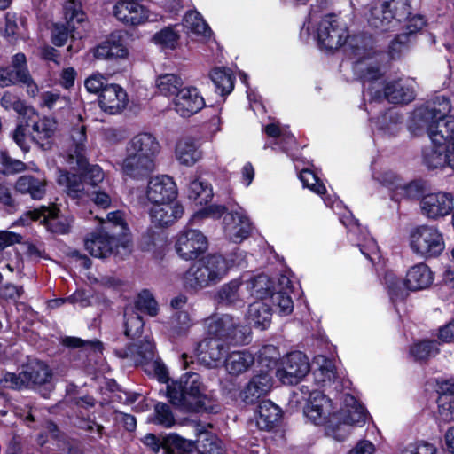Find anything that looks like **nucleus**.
Segmentation results:
<instances>
[{
    "mask_svg": "<svg viewBox=\"0 0 454 454\" xmlns=\"http://www.w3.org/2000/svg\"><path fill=\"white\" fill-rule=\"evenodd\" d=\"M160 150L157 138L149 132H140L127 143L125 157L121 163L123 175L142 179L156 168V158Z\"/></svg>",
    "mask_w": 454,
    "mask_h": 454,
    "instance_id": "obj_1",
    "label": "nucleus"
},
{
    "mask_svg": "<svg viewBox=\"0 0 454 454\" xmlns=\"http://www.w3.org/2000/svg\"><path fill=\"white\" fill-rule=\"evenodd\" d=\"M410 14L408 0H389L370 4L364 16L372 27L387 31L408 20Z\"/></svg>",
    "mask_w": 454,
    "mask_h": 454,
    "instance_id": "obj_2",
    "label": "nucleus"
},
{
    "mask_svg": "<svg viewBox=\"0 0 454 454\" xmlns=\"http://www.w3.org/2000/svg\"><path fill=\"white\" fill-rule=\"evenodd\" d=\"M205 387L200 375L188 372L168 385L167 394L172 404L184 410H195L202 404Z\"/></svg>",
    "mask_w": 454,
    "mask_h": 454,
    "instance_id": "obj_3",
    "label": "nucleus"
},
{
    "mask_svg": "<svg viewBox=\"0 0 454 454\" xmlns=\"http://www.w3.org/2000/svg\"><path fill=\"white\" fill-rule=\"evenodd\" d=\"M342 405L336 412L334 425L329 427V435L340 442L348 438L352 427L364 425L367 416L364 408L350 395H344Z\"/></svg>",
    "mask_w": 454,
    "mask_h": 454,
    "instance_id": "obj_4",
    "label": "nucleus"
},
{
    "mask_svg": "<svg viewBox=\"0 0 454 454\" xmlns=\"http://www.w3.org/2000/svg\"><path fill=\"white\" fill-rule=\"evenodd\" d=\"M410 247L420 257H436L445 248L443 235L434 226L426 224L418 226L410 233Z\"/></svg>",
    "mask_w": 454,
    "mask_h": 454,
    "instance_id": "obj_5",
    "label": "nucleus"
},
{
    "mask_svg": "<svg viewBox=\"0 0 454 454\" xmlns=\"http://www.w3.org/2000/svg\"><path fill=\"white\" fill-rule=\"evenodd\" d=\"M33 221H39L48 231L57 234L67 233L71 228L73 218L59 215V209L55 207H43L40 209L27 211L15 223L18 225H27Z\"/></svg>",
    "mask_w": 454,
    "mask_h": 454,
    "instance_id": "obj_6",
    "label": "nucleus"
},
{
    "mask_svg": "<svg viewBox=\"0 0 454 454\" xmlns=\"http://www.w3.org/2000/svg\"><path fill=\"white\" fill-rule=\"evenodd\" d=\"M348 37V27L337 16L326 15L322 18L317 28V39L321 48L337 50L346 43Z\"/></svg>",
    "mask_w": 454,
    "mask_h": 454,
    "instance_id": "obj_7",
    "label": "nucleus"
},
{
    "mask_svg": "<svg viewBox=\"0 0 454 454\" xmlns=\"http://www.w3.org/2000/svg\"><path fill=\"white\" fill-rule=\"evenodd\" d=\"M304 414L315 425L325 426L328 435L329 427L334 425L335 417L337 418L332 400L318 390L309 393Z\"/></svg>",
    "mask_w": 454,
    "mask_h": 454,
    "instance_id": "obj_8",
    "label": "nucleus"
},
{
    "mask_svg": "<svg viewBox=\"0 0 454 454\" xmlns=\"http://www.w3.org/2000/svg\"><path fill=\"white\" fill-rule=\"evenodd\" d=\"M310 370L309 358L300 351L283 357L277 368V378L286 385L297 384Z\"/></svg>",
    "mask_w": 454,
    "mask_h": 454,
    "instance_id": "obj_9",
    "label": "nucleus"
},
{
    "mask_svg": "<svg viewBox=\"0 0 454 454\" xmlns=\"http://www.w3.org/2000/svg\"><path fill=\"white\" fill-rule=\"evenodd\" d=\"M208 247L207 237L195 229L180 231L176 239L175 249L178 256L185 261L194 260Z\"/></svg>",
    "mask_w": 454,
    "mask_h": 454,
    "instance_id": "obj_10",
    "label": "nucleus"
},
{
    "mask_svg": "<svg viewBox=\"0 0 454 454\" xmlns=\"http://www.w3.org/2000/svg\"><path fill=\"white\" fill-rule=\"evenodd\" d=\"M85 249L90 255L98 258H105L110 255L114 250L119 252V247L129 251L127 242H121L118 238L109 235L107 232L100 231L97 233L90 234L85 239Z\"/></svg>",
    "mask_w": 454,
    "mask_h": 454,
    "instance_id": "obj_11",
    "label": "nucleus"
},
{
    "mask_svg": "<svg viewBox=\"0 0 454 454\" xmlns=\"http://www.w3.org/2000/svg\"><path fill=\"white\" fill-rule=\"evenodd\" d=\"M453 195L439 192L425 195L420 201L422 214L429 219L436 220L450 214L454 207Z\"/></svg>",
    "mask_w": 454,
    "mask_h": 454,
    "instance_id": "obj_12",
    "label": "nucleus"
},
{
    "mask_svg": "<svg viewBox=\"0 0 454 454\" xmlns=\"http://www.w3.org/2000/svg\"><path fill=\"white\" fill-rule=\"evenodd\" d=\"M146 198L153 205L176 201V185L168 176H158L152 178L146 188Z\"/></svg>",
    "mask_w": 454,
    "mask_h": 454,
    "instance_id": "obj_13",
    "label": "nucleus"
},
{
    "mask_svg": "<svg viewBox=\"0 0 454 454\" xmlns=\"http://www.w3.org/2000/svg\"><path fill=\"white\" fill-rule=\"evenodd\" d=\"M208 335L226 342L240 341L238 323L228 315H215L207 320Z\"/></svg>",
    "mask_w": 454,
    "mask_h": 454,
    "instance_id": "obj_14",
    "label": "nucleus"
},
{
    "mask_svg": "<svg viewBox=\"0 0 454 454\" xmlns=\"http://www.w3.org/2000/svg\"><path fill=\"white\" fill-rule=\"evenodd\" d=\"M370 93L374 94L375 98H385L393 104L409 103L415 98L414 88L411 82L408 80H396L387 82L383 87L382 94L370 87Z\"/></svg>",
    "mask_w": 454,
    "mask_h": 454,
    "instance_id": "obj_15",
    "label": "nucleus"
},
{
    "mask_svg": "<svg viewBox=\"0 0 454 454\" xmlns=\"http://www.w3.org/2000/svg\"><path fill=\"white\" fill-rule=\"evenodd\" d=\"M174 110L182 117H190L205 106V100L195 87H184L173 99Z\"/></svg>",
    "mask_w": 454,
    "mask_h": 454,
    "instance_id": "obj_16",
    "label": "nucleus"
},
{
    "mask_svg": "<svg viewBox=\"0 0 454 454\" xmlns=\"http://www.w3.org/2000/svg\"><path fill=\"white\" fill-rule=\"evenodd\" d=\"M416 121L427 129L432 144L446 145L450 140L454 138V116Z\"/></svg>",
    "mask_w": 454,
    "mask_h": 454,
    "instance_id": "obj_17",
    "label": "nucleus"
},
{
    "mask_svg": "<svg viewBox=\"0 0 454 454\" xmlns=\"http://www.w3.org/2000/svg\"><path fill=\"white\" fill-rule=\"evenodd\" d=\"M86 128L80 125L74 128L70 133V145L67 155V162L70 168L83 169L87 165L86 153Z\"/></svg>",
    "mask_w": 454,
    "mask_h": 454,
    "instance_id": "obj_18",
    "label": "nucleus"
},
{
    "mask_svg": "<svg viewBox=\"0 0 454 454\" xmlns=\"http://www.w3.org/2000/svg\"><path fill=\"white\" fill-rule=\"evenodd\" d=\"M223 224L226 237L234 243L242 242L252 231L251 222L243 210L226 214Z\"/></svg>",
    "mask_w": 454,
    "mask_h": 454,
    "instance_id": "obj_19",
    "label": "nucleus"
},
{
    "mask_svg": "<svg viewBox=\"0 0 454 454\" xmlns=\"http://www.w3.org/2000/svg\"><path fill=\"white\" fill-rule=\"evenodd\" d=\"M93 55L99 59H123L128 58L129 50L125 44L124 34L112 33L109 37L93 49Z\"/></svg>",
    "mask_w": 454,
    "mask_h": 454,
    "instance_id": "obj_20",
    "label": "nucleus"
},
{
    "mask_svg": "<svg viewBox=\"0 0 454 454\" xmlns=\"http://www.w3.org/2000/svg\"><path fill=\"white\" fill-rule=\"evenodd\" d=\"M128 103L127 92L115 83L106 85L98 96L99 107L110 114H120L127 107Z\"/></svg>",
    "mask_w": 454,
    "mask_h": 454,
    "instance_id": "obj_21",
    "label": "nucleus"
},
{
    "mask_svg": "<svg viewBox=\"0 0 454 454\" xmlns=\"http://www.w3.org/2000/svg\"><path fill=\"white\" fill-rule=\"evenodd\" d=\"M114 15L121 22L137 26L147 20H154L151 18L148 11L139 4L133 1L118 2L114 6Z\"/></svg>",
    "mask_w": 454,
    "mask_h": 454,
    "instance_id": "obj_22",
    "label": "nucleus"
},
{
    "mask_svg": "<svg viewBox=\"0 0 454 454\" xmlns=\"http://www.w3.org/2000/svg\"><path fill=\"white\" fill-rule=\"evenodd\" d=\"M272 380L268 373L254 375L239 393V397L247 404H253L266 396L271 390Z\"/></svg>",
    "mask_w": 454,
    "mask_h": 454,
    "instance_id": "obj_23",
    "label": "nucleus"
},
{
    "mask_svg": "<svg viewBox=\"0 0 454 454\" xmlns=\"http://www.w3.org/2000/svg\"><path fill=\"white\" fill-rule=\"evenodd\" d=\"M249 297V285L240 278H235L223 285L217 291L219 302L240 306Z\"/></svg>",
    "mask_w": 454,
    "mask_h": 454,
    "instance_id": "obj_24",
    "label": "nucleus"
},
{
    "mask_svg": "<svg viewBox=\"0 0 454 454\" xmlns=\"http://www.w3.org/2000/svg\"><path fill=\"white\" fill-rule=\"evenodd\" d=\"M184 286L194 290L216 284L205 258L193 263L184 275Z\"/></svg>",
    "mask_w": 454,
    "mask_h": 454,
    "instance_id": "obj_25",
    "label": "nucleus"
},
{
    "mask_svg": "<svg viewBox=\"0 0 454 454\" xmlns=\"http://www.w3.org/2000/svg\"><path fill=\"white\" fill-rule=\"evenodd\" d=\"M451 104L445 96H435L426 106L414 112V120L442 119L450 116Z\"/></svg>",
    "mask_w": 454,
    "mask_h": 454,
    "instance_id": "obj_26",
    "label": "nucleus"
},
{
    "mask_svg": "<svg viewBox=\"0 0 454 454\" xmlns=\"http://www.w3.org/2000/svg\"><path fill=\"white\" fill-rule=\"evenodd\" d=\"M184 209L176 201L153 205L150 209V217L157 226H168L182 216Z\"/></svg>",
    "mask_w": 454,
    "mask_h": 454,
    "instance_id": "obj_27",
    "label": "nucleus"
},
{
    "mask_svg": "<svg viewBox=\"0 0 454 454\" xmlns=\"http://www.w3.org/2000/svg\"><path fill=\"white\" fill-rule=\"evenodd\" d=\"M433 273L425 263L411 266L406 273L404 285L411 291L427 288L433 282Z\"/></svg>",
    "mask_w": 454,
    "mask_h": 454,
    "instance_id": "obj_28",
    "label": "nucleus"
},
{
    "mask_svg": "<svg viewBox=\"0 0 454 454\" xmlns=\"http://www.w3.org/2000/svg\"><path fill=\"white\" fill-rule=\"evenodd\" d=\"M175 155L180 164L192 166L201 159L202 153L195 139L183 137L176 143Z\"/></svg>",
    "mask_w": 454,
    "mask_h": 454,
    "instance_id": "obj_29",
    "label": "nucleus"
},
{
    "mask_svg": "<svg viewBox=\"0 0 454 454\" xmlns=\"http://www.w3.org/2000/svg\"><path fill=\"white\" fill-rule=\"evenodd\" d=\"M281 418V410L270 400L260 403L255 415V423L261 430L272 429Z\"/></svg>",
    "mask_w": 454,
    "mask_h": 454,
    "instance_id": "obj_30",
    "label": "nucleus"
},
{
    "mask_svg": "<svg viewBox=\"0 0 454 454\" xmlns=\"http://www.w3.org/2000/svg\"><path fill=\"white\" fill-rule=\"evenodd\" d=\"M313 375L316 382L323 387L331 386L337 379L336 368L332 360L317 356L313 360Z\"/></svg>",
    "mask_w": 454,
    "mask_h": 454,
    "instance_id": "obj_31",
    "label": "nucleus"
},
{
    "mask_svg": "<svg viewBox=\"0 0 454 454\" xmlns=\"http://www.w3.org/2000/svg\"><path fill=\"white\" fill-rule=\"evenodd\" d=\"M58 129L54 118L43 117L32 125V137L43 148H48Z\"/></svg>",
    "mask_w": 454,
    "mask_h": 454,
    "instance_id": "obj_32",
    "label": "nucleus"
},
{
    "mask_svg": "<svg viewBox=\"0 0 454 454\" xmlns=\"http://www.w3.org/2000/svg\"><path fill=\"white\" fill-rule=\"evenodd\" d=\"M254 363V356L248 351L231 352L225 359L224 366L227 372L239 376L247 372Z\"/></svg>",
    "mask_w": 454,
    "mask_h": 454,
    "instance_id": "obj_33",
    "label": "nucleus"
},
{
    "mask_svg": "<svg viewBox=\"0 0 454 454\" xmlns=\"http://www.w3.org/2000/svg\"><path fill=\"white\" fill-rule=\"evenodd\" d=\"M45 180L30 175L20 176L15 183L16 192L29 194L34 200H40L45 194Z\"/></svg>",
    "mask_w": 454,
    "mask_h": 454,
    "instance_id": "obj_34",
    "label": "nucleus"
},
{
    "mask_svg": "<svg viewBox=\"0 0 454 454\" xmlns=\"http://www.w3.org/2000/svg\"><path fill=\"white\" fill-rule=\"evenodd\" d=\"M271 309L267 301H255L248 306L247 319L254 326L266 329L271 322Z\"/></svg>",
    "mask_w": 454,
    "mask_h": 454,
    "instance_id": "obj_35",
    "label": "nucleus"
},
{
    "mask_svg": "<svg viewBox=\"0 0 454 454\" xmlns=\"http://www.w3.org/2000/svg\"><path fill=\"white\" fill-rule=\"evenodd\" d=\"M58 182L60 185L65 187L67 195L74 199H82L86 195V182L82 181L80 175L61 172Z\"/></svg>",
    "mask_w": 454,
    "mask_h": 454,
    "instance_id": "obj_36",
    "label": "nucleus"
},
{
    "mask_svg": "<svg viewBox=\"0 0 454 454\" xmlns=\"http://www.w3.org/2000/svg\"><path fill=\"white\" fill-rule=\"evenodd\" d=\"M184 26L188 33H192L199 39L206 40L212 35V31L202 16L196 11L188 12L184 18Z\"/></svg>",
    "mask_w": 454,
    "mask_h": 454,
    "instance_id": "obj_37",
    "label": "nucleus"
},
{
    "mask_svg": "<svg viewBox=\"0 0 454 454\" xmlns=\"http://www.w3.org/2000/svg\"><path fill=\"white\" fill-rule=\"evenodd\" d=\"M249 285V296H254L257 301H267L275 292L273 282L267 275H258L250 281H246Z\"/></svg>",
    "mask_w": 454,
    "mask_h": 454,
    "instance_id": "obj_38",
    "label": "nucleus"
},
{
    "mask_svg": "<svg viewBox=\"0 0 454 454\" xmlns=\"http://www.w3.org/2000/svg\"><path fill=\"white\" fill-rule=\"evenodd\" d=\"M375 125L382 136L393 137L401 129V117L395 109H389L376 120Z\"/></svg>",
    "mask_w": 454,
    "mask_h": 454,
    "instance_id": "obj_39",
    "label": "nucleus"
},
{
    "mask_svg": "<svg viewBox=\"0 0 454 454\" xmlns=\"http://www.w3.org/2000/svg\"><path fill=\"white\" fill-rule=\"evenodd\" d=\"M70 106V98L58 91H44L40 95L39 106L42 108H46L56 113L68 109Z\"/></svg>",
    "mask_w": 454,
    "mask_h": 454,
    "instance_id": "obj_40",
    "label": "nucleus"
},
{
    "mask_svg": "<svg viewBox=\"0 0 454 454\" xmlns=\"http://www.w3.org/2000/svg\"><path fill=\"white\" fill-rule=\"evenodd\" d=\"M195 449L192 441L186 440L176 434L163 437V450L166 454H191Z\"/></svg>",
    "mask_w": 454,
    "mask_h": 454,
    "instance_id": "obj_41",
    "label": "nucleus"
},
{
    "mask_svg": "<svg viewBox=\"0 0 454 454\" xmlns=\"http://www.w3.org/2000/svg\"><path fill=\"white\" fill-rule=\"evenodd\" d=\"M213 197L211 186L199 178H195L189 184L188 198L197 205L208 203Z\"/></svg>",
    "mask_w": 454,
    "mask_h": 454,
    "instance_id": "obj_42",
    "label": "nucleus"
},
{
    "mask_svg": "<svg viewBox=\"0 0 454 454\" xmlns=\"http://www.w3.org/2000/svg\"><path fill=\"white\" fill-rule=\"evenodd\" d=\"M355 72L364 82H373L378 80L380 75V69L376 57H367L356 62Z\"/></svg>",
    "mask_w": 454,
    "mask_h": 454,
    "instance_id": "obj_43",
    "label": "nucleus"
},
{
    "mask_svg": "<svg viewBox=\"0 0 454 454\" xmlns=\"http://www.w3.org/2000/svg\"><path fill=\"white\" fill-rule=\"evenodd\" d=\"M24 373L27 387L46 383L51 376L48 366L40 361H35L27 364L24 368Z\"/></svg>",
    "mask_w": 454,
    "mask_h": 454,
    "instance_id": "obj_44",
    "label": "nucleus"
},
{
    "mask_svg": "<svg viewBox=\"0 0 454 454\" xmlns=\"http://www.w3.org/2000/svg\"><path fill=\"white\" fill-rule=\"evenodd\" d=\"M423 162L429 168L448 166L445 145H434L423 150Z\"/></svg>",
    "mask_w": 454,
    "mask_h": 454,
    "instance_id": "obj_45",
    "label": "nucleus"
},
{
    "mask_svg": "<svg viewBox=\"0 0 454 454\" xmlns=\"http://www.w3.org/2000/svg\"><path fill=\"white\" fill-rule=\"evenodd\" d=\"M195 449L200 454H225L221 440L209 432H200Z\"/></svg>",
    "mask_w": 454,
    "mask_h": 454,
    "instance_id": "obj_46",
    "label": "nucleus"
},
{
    "mask_svg": "<svg viewBox=\"0 0 454 454\" xmlns=\"http://www.w3.org/2000/svg\"><path fill=\"white\" fill-rule=\"evenodd\" d=\"M183 80L174 74H165L158 76L155 80V86L164 96H175L179 93L184 87Z\"/></svg>",
    "mask_w": 454,
    "mask_h": 454,
    "instance_id": "obj_47",
    "label": "nucleus"
},
{
    "mask_svg": "<svg viewBox=\"0 0 454 454\" xmlns=\"http://www.w3.org/2000/svg\"><path fill=\"white\" fill-rule=\"evenodd\" d=\"M210 77L221 94H229L233 90L234 77L229 69L215 68Z\"/></svg>",
    "mask_w": 454,
    "mask_h": 454,
    "instance_id": "obj_48",
    "label": "nucleus"
},
{
    "mask_svg": "<svg viewBox=\"0 0 454 454\" xmlns=\"http://www.w3.org/2000/svg\"><path fill=\"white\" fill-rule=\"evenodd\" d=\"M204 258L216 283L221 281L231 269V265L227 259L221 254H209Z\"/></svg>",
    "mask_w": 454,
    "mask_h": 454,
    "instance_id": "obj_49",
    "label": "nucleus"
},
{
    "mask_svg": "<svg viewBox=\"0 0 454 454\" xmlns=\"http://www.w3.org/2000/svg\"><path fill=\"white\" fill-rule=\"evenodd\" d=\"M223 340L209 336L203 342L200 343V348L205 356H208L209 359L213 362H217L222 359L225 353V345ZM206 356H204V359Z\"/></svg>",
    "mask_w": 454,
    "mask_h": 454,
    "instance_id": "obj_50",
    "label": "nucleus"
},
{
    "mask_svg": "<svg viewBox=\"0 0 454 454\" xmlns=\"http://www.w3.org/2000/svg\"><path fill=\"white\" fill-rule=\"evenodd\" d=\"M280 356L277 347L265 345L259 350L257 361L262 370H271L278 364Z\"/></svg>",
    "mask_w": 454,
    "mask_h": 454,
    "instance_id": "obj_51",
    "label": "nucleus"
},
{
    "mask_svg": "<svg viewBox=\"0 0 454 454\" xmlns=\"http://www.w3.org/2000/svg\"><path fill=\"white\" fill-rule=\"evenodd\" d=\"M65 19L68 25V28L72 31L76 29L75 24H82L86 15L82 10L81 4L76 0H67L65 5Z\"/></svg>",
    "mask_w": 454,
    "mask_h": 454,
    "instance_id": "obj_52",
    "label": "nucleus"
},
{
    "mask_svg": "<svg viewBox=\"0 0 454 454\" xmlns=\"http://www.w3.org/2000/svg\"><path fill=\"white\" fill-rule=\"evenodd\" d=\"M125 335L130 339L138 338L144 326L140 315L129 309L125 310Z\"/></svg>",
    "mask_w": 454,
    "mask_h": 454,
    "instance_id": "obj_53",
    "label": "nucleus"
},
{
    "mask_svg": "<svg viewBox=\"0 0 454 454\" xmlns=\"http://www.w3.org/2000/svg\"><path fill=\"white\" fill-rule=\"evenodd\" d=\"M438 415L442 421L454 420V392H445L438 397Z\"/></svg>",
    "mask_w": 454,
    "mask_h": 454,
    "instance_id": "obj_54",
    "label": "nucleus"
},
{
    "mask_svg": "<svg viewBox=\"0 0 454 454\" xmlns=\"http://www.w3.org/2000/svg\"><path fill=\"white\" fill-rule=\"evenodd\" d=\"M438 351L435 341H420L411 347L410 354L415 360L422 361L434 356Z\"/></svg>",
    "mask_w": 454,
    "mask_h": 454,
    "instance_id": "obj_55",
    "label": "nucleus"
},
{
    "mask_svg": "<svg viewBox=\"0 0 454 454\" xmlns=\"http://www.w3.org/2000/svg\"><path fill=\"white\" fill-rule=\"evenodd\" d=\"M1 106L6 110H14L20 115H26L30 111V108L26 106V104L19 98V97L15 94H12L10 91H6L1 98Z\"/></svg>",
    "mask_w": 454,
    "mask_h": 454,
    "instance_id": "obj_56",
    "label": "nucleus"
},
{
    "mask_svg": "<svg viewBox=\"0 0 454 454\" xmlns=\"http://www.w3.org/2000/svg\"><path fill=\"white\" fill-rule=\"evenodd\" d=\"M27 69L13 70L11 67L0 68V86L8 87L17 82L27 81Z\"/></svg>",
    "mask_w": 454,
    "mask_h": 454,
    "instance_id": "obj_57",
    "label": "nucleus"
},
{
    "mask_svg": "<svg viewBox=\"0 0 454 454\" xmlns=\"http://www.w3.org/2000/svg\"><path fill=\"white\" fill-rule=\"evenodd\" d=\"M178 40L179 35L172 27H165L153 35V42L167 49H175Z\"/></svg>",
    "mask_w": 454,
    "mask_h": 454,
    "instance_id": "obj_58",
    "label": "nucleus"
},
{
    "mask_svg": "<svg viewBox=\"0 0 454 454\" xmlns=\"http://www.w3.org/2000/svg\"><path fill=\"white\" fill-rule=\"evenodd\" d=\"M153 422L167 428L175 425L176 420L174 415L168 404L158 403L154 406Z\"/></svg>",
    "mask_w": 454,
    "mask_h": 454,
    "instance_id": "obj_59",
    "label": "nucleus"
},
{
    "mask_svg": "<svg viewBox=\"0 0 454 454\" xmlns=\"http://www.w3.org/2000/svg\"><path fill=\"white\" fill-rule=\"evenodd\" d=\"M264 132L270 137L279 139L283 143V150L287 151L288 147L286 145L294 143V137L287 132L285 129H282L278 123L271 122L265 126Z\"/></svg>",
    "mask_w": 454,
    "mask_h": 454,
    "instance_id": "obj_60",
    "label": "nucleus"
},
{
    "mask_svg": "<svg viewBox=\"0 0 454 454\" xmlns=\"http://www.w3.org/2000/svg\"><path fill=\"white\" fill-rule=\"evenodd\" d=\"M381 183L395 191V196L408 194V190L411 189L412 185L403 183L395 173L386 172L382 175Z\"/></svg>",
    "mask_w": 454,
    "mask_h": 454,
    "instance_id": "obj_61",
    "label": "nucleus"
},
{
    "mask_svg": "<svg viewBox=\"0 0 454 454\" xmlns=\"http://www.w3.org/2000/svg\"><path fill=\"white\" fill-rule=\"evenodd\" d=\"M77 171H85L84 179L86 182L87 189H92L98 187L104 180L105 175L102 168L98 165H92L88 167V164L83 169H78L77 167L74 168Z\"/></svg>",
    "mask_w": 454,
    "mask_h": 454,
    "instance_id": "obj_62",
    "label": "nucleus"
},
{
    "mask_svg": "<svg viewBox=\"0 0 454 454\" xmlns=\"http://www.w3.org/2000/svg\"><path fill=\"white\" fill-rule=\"evenodd\" d=\"M136 307L138 310L145 311L153 317L158 312V305L151 293L145 290L141 292L137 299Z\"/></svg>",
    "mask_w": 454,
    "mask_h": 454,
    "instance_id": "obj_63",
    "label": "nucleus"
},
{
    "mask_svg": "<svg viewBox=\"0 0 454 454\" xmlns=\"http://www.w3.org/2000/svg\"><path fill=\"white\" fill-rule=\"evenodd\" d=\"M271 302L278 309V313L286 316L292 313L294 303L286 292H275L270 296Z\"/></svg>",
    "mask_w": 454,
    "mask_h": 454,
    "instance_id": "obj_64",
    "label": "nucleus"
}]
</instances>
